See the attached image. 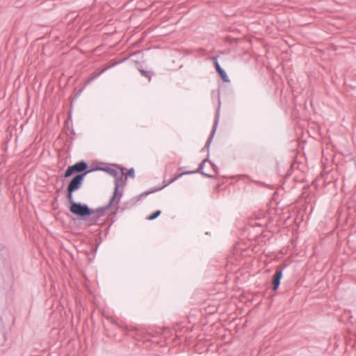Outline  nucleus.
<instances>
[{"label": "nucleus", "instance_id": "nucleus-1", "mask_svg": "<svg viewBox=\"0 0 356 356\" xmlns=\"http://www.w3.org/2000/svg\"><path fill=\"white\" fill-rule=\"evenodd\" d=\"M85 175L86 173L77 175L70 182L67 189L68 201H72V193L81 188Z\"/></svg>", "mask_w": 356, "mask_h": 356}, {"label": "nucleus", "instance_id": "nucleus-2", "mask_svg": "<svg viewBox=\"0 0 356 356\" xmlns=\"http://www.w3.org/2000/svg\"><path fill=\"white\" fill-rule=\"evenodd\" d=\"M69 202L70 203V211L76 216L85 217L92 213V211L86 205L76 203L74 198H72V201H69Z\"/></svg>", "mask_w": 356, "mask_h": 356}, {"label": "nucleus", "instance_id": "nucleus-3", "mask_svg": "<svg viewBox=\"0 0 356 356\" xmlns=\"http://www.w3.org/2000/svg\"><path fill=\"white\" fill-rule=\"evenodd\" d=\"M87 164L84 161L76 163V164L69 166L66 170L64 177H68L74 172H83L87 169Z\"/></svg>", "mask_w": 356, "mask_h": 356}, {"label": "nucleus", "instance_id": "nucleus-4", "mask_svg": "<svg viewBox=\"0 0 356 356\" xmlns=\"http://www.w3.org/2000/svg\"><path fill=\"white\" fill-rule=\"evenodd\" d=\"M282 277V270H277L273 280V289L276 291L280 284V280Z\"/></svg>", "mask_w": 356, "mask_h": 356}, {"label": "nucleus", "instance_id": "nucleus-5", "mask_svg": "<svg viewBox=\"0 0 356 356\" xmlns=\"http://www.w3.org/2000/svg\"><path fill=\"white\" fill-rule=\"evenodd\" d=\"M117 325L118 326V327L121 328L122 330L129 332H136L138 330V328L136 326H134V325H118L117 324Z\"/></svg>", "mask_w": 356, "mask_h": 356}, {"label": "nucleus", "instance_id": "nucleus-6", "mask_svg": "<svg viewBox=\"0 0 356 356\" xmlns=\"http://www.w3.org/2000/svg\"><path fill=\"white\" fill-rule=\"evenodd\" d=\"M161 214V211H156L154 213H153L152 214L148 216L146 219L148 220H154L155 218H156L158 216H159Z\"/></svg>", "mask_w": 356, "mask_h": 356}, {"label": "nucleus", "instance_id": "nucleus-7", "mask_svg": "<svg viewBox=\"0 0 356 356\" xmlns=\"http://www.w3.org/2000/svg\"><path fill=\"white\" fill-rule=\"evenodd\" d=\"M218 73L223 81H225L226 82L229 81L228 76L223 70H221L220 72H219Z\"/></svg>", "mask_w": 356, "mask_h": 356}, {"label": "nucleus", "instance_id": "nucleus-8", "mask_svg": "<svg viewBox=\"0 0 356 356\" xmlns=\"http://www.w3.org/2000/svg\"><path fill=\"white\" fill-rule=\"evenodd\" d=\"M215 67H216V69L217 70L218 72H220L221 70H222V69L221 68V67L220 66L219 63H218V61L216 60V59H215Z\"/></svg>", "mask_w": 356, "mask_h": 356}, {"label": "nucleus", "instance_id": "nucleus-9", "mask_svg": "<svg viewBox=\"0 0 356 356\" xmlns=\"http://www.w3.org/2000/svg\"><path fill=\"white\" fill-rule=\"evenodd\" d=\"M128 175L129 176H134V170H130L129 172H128Z\"/></svg>", "mask_w": 356, "mask_h": 356}]
</instances>
